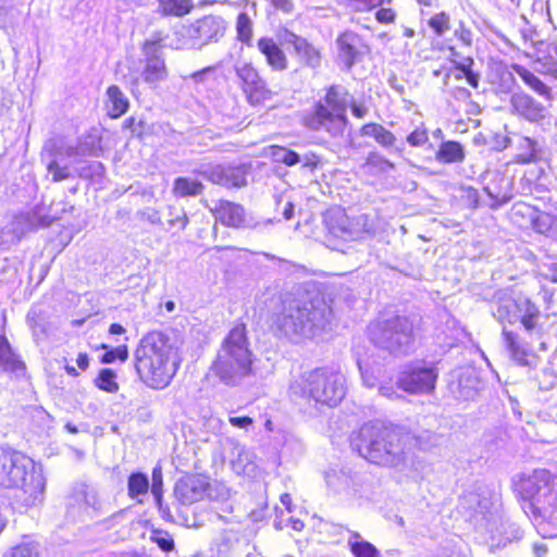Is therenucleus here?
Returning a JSON list of instances; mask_svg holds the SVG:
<instances>
[{
  "instance_id": "9",
  "label": "nucleus",
  "mask_w": 557,
  "mask_h": 557,
  "mask_svg": "<svg viewBox=\"0 0 557 557\" xmlns=\"http://www.w3.org/2000/svg\"><path fill=\"white\" fill-rule=\"evenodd\" d=\"M301 392L315 404L335 407L345 397V377L339 371L319 367L305 374Z\"/></svg>"
},
{
  "instance_id": "52",
  "label": "nucleus",
  "mask_w": 557,
  "mask_h": 557,
  "mask_svg": "<svg viewBox=\"0 0 557 557\" xmlns=\"http://www.w3.org/2000/svg\"><path fill=\"white\" fill-rule=\"evenodd\" d=\"M397 384L394 385L392 383H387V384H382L380 387H379V393L382 395V396H385L389 399H395V398H398L399 395L397 394Z\"/></svg>"
},
{
  "instance_id": "39",
  "label": "nucleus",
  "mask_w": 557,
  "mask_h": 557,
  "mask_svg": "<svg viewBox=\"0 0 557 557\" xmlns=\"http://www.w3.org/2000/svg\"><path fill=\"white\" fill-rule=\"evenodd\" d=\"M337 2L351 12L364 13L381 7L383 0H337Z\"/></svg>"
},
{
  "instance_id": "26",
  "label": "nucleus",
  "mask_w": 557,
  "mask_h": 557,
  "mask_svg": "<svg viewBox=\"0 0 557 557\" xmlns=\"http://www.w3.org/2000/svg\"><path fill=\"white\" fill-rule=\"evenodd\" d=\"M466 153L463 146L456 140L443 141L437 151L435 152V159L440 163H460L465 160Z\"/></svg>"
},
{
  "instance_id": "41",
  "label": "nucleus",
  "mask_w": 557,
  "mask_h": 557,
  "mask_svg": "<svg viewBox=\"0 0 557 557\" xmlns=\"http://www.w3.org/2000/svg\"><path fill=\"white\" fill-rule=\"evenodd\" d=\"M64 371L69 376L77 377L81 372H85L88 370L90 360L87 352H79L76 358L77 368L67 363V360L64 358Z\"/></svg>"
},
{
  "instance_id": "40",
  "label": "nucleus",
  "mask_w": 557,
  "mask_h": 557,
  "mask_svg": "<svg viewBox=\"0 0 557 557\" xmlns=\"http://www.w3.org/2000/svg\"><path fill=\"white\" fill-rule=\"evenodd\" d=\"M428 25L437 37H441L451 27L450 16L444 11L435 13L429 18Z\"/></svg>"
},
{
  "instance_id": "28",
  "label": "nucleus",
  "mask_w": 557,
  "mask_h": 557,
  "mask_svg": "<svg viewBox=\"0 0 557 557\" xmlns=\"http://www.w3.org/2000/svg\"><path fill=\"white\" fill-rule=\"evenodd\" d=\"M360 134L373 137L384 148H392L396 144V136L389 129L375 122L363 124L360 127Z\"/></svg>"
},
{
  "instance_id": "57",
  "label": "nucleus",
  "mask_w": 557,
  "mask_h": 557,
  "mask_svg": "<svg viewBox=\"0 0 557 557\" xmlns=\"http://www.w3.org/2000/svg\"><path fill=\"white\" fill-rule=\"evenodd\" d=\"M456 97H461L463 99H469L471 97V92L466 88H458L456 90Z\"/></svg>"
},
{
  "instance_id": "6",
  "label": "nucleus",
  "mask_w": 557,
  "mask_h": 557,
  "mask_svg": "<svg viewBox=\"0 0 557 557\" xmlns=\"http://www.w3.org/2000/svg\"><path fill=\"white\" fill-rule=\"evenodd\" d=\"M0 486L20 491L18 497L25 505H35L42 499L45 479L25 455L3 451L0 455Z\"/></svg>"
},
{
  "instance_id": "24",
  "label": "nucleus",
  "mask_w": 557,
  "mask_h": 557,
  "mask_svg": "<svg viewBox=\"0 0 557 557\" xmlns=\"http://www.w3.org/2000/svg\"><path fill=\"white\" fill-rule=\"evenodd\" d=\"M195 9L193 0H158L157 12L161 17H184Z\"/></svg>"
},
{
  "instance_id": "1",
  "label": "nucleus",
  "mask_w": 557,
  "mask_h": 557,
  "mask_svg": "<svg viewBox=\"0 0 557 557\" xmlns=\"http://www.w3.org/2000/svg\"><path fill=\"white\" fill-rule=\"evenodd\" d=\"M413 440L416 437L399 425L370 421L351 433L349 444L366 461L397 468L406 463Z\"/></svg>"
},
{
  "instance_id": "13",
  "label": "nucleus",
  "mask_w": 557,
  "mask_h": 557,
  "mask_svg": "<svg viewBox=\"0 0 557 557\" xmlns=\"http://www.w3.org/2000/svg\"><path fill=\"white\" fill-rule=\"evenodd\" d=\"M228 29L227 21L219 14H206L188 25V34L200 46L218 44Z\"/></svg>"
},
{
  "instance_id": "14",
  "label": "nucleus",
  "mask_w": 557,
  "mask_h": 557,
  "mask_svg": "<svg viewBox=\"0 0 557 557\" xmlns=\"http://www.w3.org/2000/svg\"><path fill=\"white\" fill-rule=\"evenodd\" d=\"M209 480L199 473H186L174 485L175 499L183 506L203 500L210 495Z\"/></svg>"
},
{
  "instance_id": "29",
  "label": "nucleus",
  "mask_w": 557,
  "mask_h": 557,
  "mask_svg": "<svg viewBox=\"0 0 557 557\" xmlns=\"http://www.w3.org/2000/svg\"><path fill=\"white\" fill-rule=\"evenodd\" d=\"M143 79L149 85H156L168 76V69L163 59L153 57L147 60L143 70Z\"/></svg>"
},
{
  "instance_id": "63",
  "label": "nucleus",
  "mask_w": 557,
  "mask_h": 557,
  "mask_svg": "<svg viewBox=\"0 0 557 557\" xmlns=\"http://www.w3.org/2000/svg\"><path fill=\"white\" fill-rule=\"evenodd\" d=\"M541 218H542V216H539V218H537V220L535 221V224H536L537 231H539L540 233H544V232H546V231L548 230V227H547V228H542V227L540 226L539 221H540V219H541Z\"/></svg>"
},
{
  "instance_id": "60",
  "label": "nucleus",
  "mask_w": 557,
  "mask_h": 557,
  "mask_svg": "<svg viewBox=\"0 0 557 557\" xmlns=\"http://www.w3.org/2000/svg\"><path fill=\"white\" fill-rule=\"evenodd\" d=\"M164 308H165V310H166L168 312H172V311L174 310V308H175V304H174V301H172V300H168V301H165V304H164Z\"/></svg>"
},
{
  "instance_id": "37",
  "label": "nucleus",
  "mask_w": 557,
  "mask_h": 557,
  "mask_svg": "<svg viewBox=\"0 0 557 557\" xmlns=\"http://www.w3.org/2000/svg\"><path fill=\"white\" fill-rule=\"evenodd\" d=\"M24 221L26 222L27 232H37L42 228H48L52 225V223L57 220V218L39 214L34 211L32 213H27L24 216Z\"/></svg>"
},
{
  "instance_id": "49",
  "label": "nucleus",
  "mask_w": 557,
  "mask_h": 557,
  "mask_svg": "<svg viewBox=\"0 0 557 557\" xmlns=\"http://www.w3.org/2000/svg\"><path fill=\"white\" fill-rule=\"evenodd\" d=\"M230 170L231 169H225V168L219 166L215 171H213L210 174L209 178L213 183L221 184V185H228L230 178H228L227 171H230Z\"/></svg>"
},
{
  "instance_id": "22",
  "label": "nucleus",
  "mask_w": 557,
  "mask_h": 557,
  "mask_svg": "<svg viewBox=\"0 0 557 557\" xmlns=\"http://www.w3.org/2000/svg\"><path fill=\"white\" fill-rule=\"evenodd\" d=\"M520 487L525 492V498L532 502V505L537 509H545L544 497L552 494V488H548L547 483L543 479H525L520 483Z\"/></svg>"
},
{
  "instance_id": "48",
  "label": "nucleus",
  "mask_w": 557,
  "mask_h": 557,
  "mask_svg": "<svg viewBox=\"0 0 557 557\" xmlns=\"http://www.w3.org/2000/svg\"><path fill=\"white\" fill-rule=\"evenodd\" d=\"M163 40L164 36L162 33L157 32L151 39H147L143 42V50L145 52H152L162 46Z\"/></svg>"
},
{
  "instance_id": "54",
  "label": "nucleus",
  "mask_w": 557,
  "mask_h": 557,
  "mask_svg": "<svg viewBox=\"0 0 557 557\" xmlns=\"http://www.w3.org/2000/svg\"><path fill=\"white\" fill-rule=\"evenodd\" d=\"M533 159H534V152L531 151L525 154H516L512 158V162L519 163V164H527V163L531 162Z\"/></svg>"
},
{
  "instance_id": "46",
  "label": "nucleus",
  "mask_w": 557,
  "mask_h": 557,
  "mask_svg": "<svg viewBox=\"0 0 557 557\" xmlns=\"http://www.w3.org/2000/svg\"><path fill=\"white\" fill-rule=\"evenodd\" d=\"M397 18V12L393 8H380L375 12V20L377 23L383 25H389L395 23Z\"/></svg>"
},
{
  "instance_id": "4",
  "label": "nucleus",
  "mask_w": 557,
  "mask_h": 557,
  "mask_svg": "<svg viewBox=\"0 0 557 557\" xmlns=\"http://www.w3.org/2000/svg\"><path fill=\"white\" fill-rule=\"evenodd\" d=\"M503 325V338L510 357L518 364H528L532 335H541V312L524 297H504L494 313Z\"/></svg>"
},
{
  "instance_id": "30",
  "label": "nucleus",
  "mask_w": 557,
  "mask_h": 557,
  "mask_svg": "<svg viewBox=\"0 0 557 557\" xmlns=\"http://www.w3.org/2000/svg\"><path fill=\"white\" fill-rule=\"evenodd\" d=\"M512 70L524 82V84L532 88L535 92L545 97L547 100L552 99L550 89L529 69L524 67L523 65L513 64Z\"/></svg>"
},
{
  "instance_id": "16",
  "label": "nucleus",
  "mask_w": 557,
  "mask_h": 557,
  "mask_svg": "<svg viewBox=\"0 0 557 557\" xmlns=\"http://www.w3.org/2000/svg\"><path fill=\"white\" fill-rule=\"evenodd\" d=\"M257 49L272 72L282 73L287 71L289 66L288 57L273 37L262 36L258 38Z\"/></svg>"
},
{
  "instance_id": "23",
  "label": "nucleus",
  "mask_w": 557,
  "mask_h": 557,
  "mask_svg": "<svg viewBox=\"0 0 557 557\" xmlns=\"http://www.w3.org/2000/svg\"><path fill=\"white\" fill-rule=\"evenodd\" d=\"M485 191L497 205H503L512 197V183L504 175L497 174L485 186Z\"/></svg>"
},
{
  "instance_id": "34",
  "label": "nucleus",
  "mask_w": 557,
  "mask_h": 557,
  "mask_svg": "<svg viewBox=\"0 0 557 557\" xmlns=\"http://www.w3.org/2000/svg\"><path fill=\"white\" fill-rule=\"evenodd\" d=\"M236 39L250 46L253 38V22L247 12H240L235 22Z\"/></svg>"
},
{
  "instance_id": "10",
  "label": "nucleus",
  "mask_w": 557,
  "mask_h": 557,
  "mask_svg": "<svg viewBox=\"0 0 557 557\" xmlns=\"http://www.w3.org/2000/svg\"><path fill=\"white\" fill-rule=\"evenodd\" d=\"M234 74L238 89L251 107L264 106L277 95L258 66L250 61L234 65Z\"/></svg>"
},
{
  "instance_id": "58",
  "label": "nucleus",
  "mask_w": 557,
  "mask_h": 557,
  "mask_svg": "<svg viewBox=\"0 0 557 557\" xmlns=\"http://www.w3.org/2000/svg\"><path fill=\"white\" fill-rule=\"evenodd\" d=\"M420 7L431 8L435 3V0H414Z\"/></svg>"
},
{
  "instance_id": "2",
  "label": "nucleus",
  "mask_w": 557,
  "mask_h": 557,
  "mask_svg": "<svg viewBox=\"0 0 557 557\" xmlns=\"http://www.w3.org/2000/svg\"><path fill=\"white\" fill-rule=\"evenodd\" d=\"M181 359L170 337L159 330L147 332L134 350V370L138 381L154 391L164 389L172 383Z\"/></svg>"
},
{
  "instance_id": "25",
  "label": "nucleus",
  "mask_w": 557,
  "mask_h": 557,
  "mask_svg": "<svg viewBox=\"0 0 557 557\" xmlns=\"http://www.w3.org/2000/svg\"><path fill=\"white\" fill-rule=\"evenodd\" d=\"M106 95L110 103L108 111L110 119L116 120L128 111L129 101L117 85H110L106 90Z\"/></svg>"
},
{
  "instance_id": "50",
  "label": "nucleus",
  "mask_w": 557,
  "mask_h": 557,
  "mask_svg": "<svg viewBox=\"0 0 557 557\" xmlns=\"http://www.w3.org/2000/svg\"><path fill=\"white\" fill-rule=\"evenodd\" d=\"M321 157L314 152H310L305 156L302 166L313 172L321 165Z\"/></svg>"
},
{
  "instance_id": "31",
  "label": "nucleus",
  "mask_w": 557,
  "mask_h": 557,
  "mask_svg": "<svg viewBox=\"0 0 557 557\" xmlns=\"http://www.w3.org/2000/svg\"><path fill=\"white\" fill-rule=\"evenodd\" d=\"M348 545L354 557H381L380 550L372 543L364 541L358 532L350 534Z\"/></svg>"
},
{
  "instance_id": "11",
  "label": "nucleus",
  "mask_w": 557,
  "mask_h": 557,
  "mask_svg": "<svg viewBox=\"0 0 557 557\" xmlns=\"http://www.w3.org/2000/svg\"><path fill=\"white\" fill-rule=\"evenodd\" d=\"M151 491L154 504L164 521L173 522L174 516L170 506L163 502V474L160 467H154L151 472V483L148 475L140 471L132 472L127 478V496L137 504L144 503V497Z\"/></svg>"
},
{
  "instance_id": "53",
  "label": "nucleus",
  "mask_w": 557,
  "mask_h": 557,
  "mask_svg": "<svg viewBox=\"0 0 557 557\" xmlns=\"http://www.w3.org/2000/svg\"><path fill=\"white\" fill-rule=\"evenodd\" d=\"M280 500L288 512H292L294 510L295 506H294L293 497L290 494H288V493L282 494L280 497Z\"/></svg>"
},
{
  "instance_id": "51",
  "label": "nucleus",
  "mask_w": 557,
  "mask_h": 557,
  "mask_svg": "<svg viewBox=\"0 0 557 557\" xmlns=\"http://www.w3.org/2000/svg\"><path fill=\"white\" fill-rule=\"evenodd\" d=\"M228 422L232 426L248 430L252 424L253 420L250 417H230Z\"/></svg>"
},
{
  "instance_id": "5",
  "label": "nucleus",
  "mask_w": 557,
  "mask_h": 557,
  "mask_svg": "<svg viewBox=\"0 0 557 557\" xmlns=\"http://www.w3.org/2000/svg\"><path fill=\"white\" fill-rule=\"evenodd\" d=\"M252 363L247 325L237 321L223 338L211 370L225 384L234 385L252 373Z\"/></svg>"
},
{
  "instance_id": "27",
  "label": "nucleus",
  "mask_w": 557,
  "mask_h": 557,
  "mask_svg": "<svg viewBox=\"0 0 557 557\" xmlns=\"http://www.w3.org/2000/svg\"><path fill=\"white\" fill-rule=\"evenodd\" d=\"M205 191V185L197 180L178 176L173 181L172 194L176 198L197 197Z\"/></svg>"
},
{
  "instance_id": "35",
  "label": "nucleus",
  "mask_w": 557,
  "mask_h": 557,
  "mask_svg": "<svg viewBox=\"0 0 557 557\" xmlns=\"http://www.w3.org/2000/svg\"><path fill=\"white\" fill-rule=\"evenodd\" d=\"M106 350L104 354L100 357V362L103 364H110L115 362L116 360L121 362H125L129 357V351L127 345H119L115 348H111L107 344H100L96 347V350Z\"/></svg>"
},
{
  "instance_id": "19",
  "label": "nucleus",
  "mask_w": 557,
  "mask_h": 557,
  "mask_svg": "<svg viewBox=\"0 0 557 557\" xmlns=\"http://www.w3.org/2000/svg\"><path fill=\"white\" fill-rule=\"evenodd\" d=\"M215 220L231 228H242L246 225V213L243 206L228 200H219L211 210Z\"/></svg>"
},
{
  "instance_id": "42",
  "label": "nucleus",
  "mask_w": 557,
  "mask_h": 557,
  "mask_svg": "<svg viewBox=\"0 0 557 557\" xmlns=\"http://www.w3.org/2000/svg\"><path fill=\"white\" fill-rule=\"evenodd\" d=\"M47 170L52 175V182L58 183L71 177V172L66 165H60L58 161L52 160L48 163Z\"/></svg>"
},
{
  "instance_id": "61",
  "label": "nucleus",
  "mask_w": 557,
  "mask_h": 557,
  "mask_svg": "<svg viewBox=\"0 0 557 557\" xmlns=\"http://www.w3.org/2000/svg\"><path fill=\"white\" fill-rule=\"evenodd\" d=\"M545 553H546V548L545 547H542V546H536L535 547L536 556L542 557V556L545 555Z\"/></svg>"
},
{
  "instance_id": "44",
  "label": "nucleus",
  "mask_w": 557,
  "mask_h": 557,
  "mask_svg": "<svg viewBox=\"0 0 557 557\" xmlns=\"http://www.w3.org/2000/svg\"><path fill=\"white\" fill-rule=\"evenodd\" d=\"M4 557H39V553L33 545L21 543L12 547Z\"/></svg>"
},
{
  "instance_id": "47",
  "label": "nucleus",
  "mask_w": 557,
  "mask_h": 557,
  "mask_svg": "<svg viewBox=\"0 0 557 557\" xmlns=\"http://www.w3.org/2000/svg\"><path fill=\"white\" fill-rule=\"evenodd\" d=\"M137 126L144 128L145 123L141 120H137L135 116H128L123 121L122 129L128 132L132 137H140L141 133L137 132Z\"/></svg>"
},
{
  "instance_id": "43",
  "label": "nucleus",
  "mask_w": 557,
  "mask_h": 557,
  "mask_svg": "<svg viewBox=\"0 0 557 557\" xmlns=\"http://www.w3.org/2000/svg\"><path fill=\"white\" fill-rule=\"evenodd\" d=\"M429 132L425 127H417L407 136V143L411 147H421L429 143Z\"/></svg>"
},
{
  "instance_id": "18",
  "label": "nucleus",
  "mask_w": 557,
  "mask_h": 557,
  "mask_svg": "<svg viewBox=\"0 0 557 557\" xmlns=\"http://www.w3.org/2000/svg\"><path fill=\"white\" fill-rule=\"evenodd\" d=\"M323 222L326 228V238L330 243L336 244L351 236L349 218L343 209H331L324 214Z\"/></svg>"
},
{
  "instance_id": "12",
  "label": "nucleus",
  "mask_w": 557,
  "mask_h": 557,
  "mask_svg": "<svg viewBox=\"0 0 557 557\" xmlns=\"http://www.w3.org/2000/svg\"><path fill=\"white\" fill-rule=\"evenodd\" d=\"M437 379L434 366L413 362L400 371L397 387L409 395H429L435 391Z\"/></svg>"
},
{
  "instance_id": "21",
  "label": "nucleus",
  "mask_w": 557,
  "mask_h": 557,
  "mask_svg": "<svg viewBox=\"0 0 557 557\" xmlns=\"http://www.w3.org/2000/svg\"><path fill=\"white\" fill-rule=\"evenodd\" d=\"M0 369L4 372L24 374L26 364L12 348L8 338L0 334Z\"/></svg>"
},
{
  "instance_id": "8",
  "label": "nucleus",
  "mask_w": 557,
  "mask_h": 557,
  "mask_svg": "<svg viewBox=\"0 0 557 557\" xmlns=\"http://www.w3.org/2000/svg\"><path fill=\"white\" fill-rule=\"evenodd\" d=\"M369 337L379 350L392 356L406 355L414 342V327L407 318L394 315L373 322L369 327Z\"/></svg>"
},
{
  "instance_id": "17",
  "label": "nucleus",
  "mask_w": 557,
  "mask_h": 557,
  "mask_svg": "<svg viewBox=\"0 0 557 557\" xmlns=\"http://www.w3.org/2000/svg\"><path fill=\"white\" fill-rule=\"evenodd\" d=\"M289 42L296 60L301 67L317 70L322 63V50L307 38L290 33Z\"/></svg>"
},
{
  "instance_id": "62",
  "label": "nucleus",
  "mask_w": 557,
  "mask_h": 557,
  "mask_svg": "<svg viewBox=\"0 0 557 557\" xmlns=\"http://www.w3.org/2000/svg\"><path fill=\"white\" fill-rule=\"evenodd\" d=\"M264 426L268 431H272L273 430V424H272V421L270 419H268L264 423Z\"/></svg>"
},
{
  "instance_id": "15",
  "label": "nucleus",
  "mask_w": 557,
  "mask_h": 557,
  "mask_svg": "<svg viewBox=\"0 0 557 557\" xmlns=\"http://www.w3.org/2000/svg\"><path fill=\"white\" fill-rule=\"evenodd\" d=\"M338 58L347 69H351L363 57L370 54L367 40L355 30H344L336 38Z\"/></svg>"
},
{
  "instance_id": "33",
  "label": "nucleus",
  "mask_w": 557,
  "mask_h": 557,
  "mask_svg": "<svg viewBox=\"0 0 557 557\" xmlns=\"http://www.w3.org/2000/svg\"><path fill=\"white\" fill-rule=\"evenodd\" d=\"M362 168L370 175H377L394 169V163L377 151H371L366 157Z\"/></svg>"
},
{
  "instance_id": "36",
  "label": "nucleus",
  "mask_w": 557,
  "mask_h": 557,
  "mask_svg": "<svg viewBox=\"0 0 557 557\" xmlns=\"http://www.w3.org/2000/svg\"><path fill=\"white\" fill-rule=\"evenodd\" d=\"M270 153L276 163H282L286 166H294L300 160L296 151L278 145L271 146Z\"/></svg>"
},
{
  "instance_id": "59",
  "label": "nucleus",
  "mask_w": 557,
  "mask_h": 557,
  "mask_svg": "<svg viewBox=\"0 0 557 557\" xmlns=\"http://www.w3.org/2000/svg\"><path fill=\"white\" fill-rule=\"evenodd\" d=\"M214 70V66H208V67H205L203 70L201 71H197L195 73H193L191 77L194 78H197L198 76H200L202 73L205 72H210V71H213Z\"/></svg>"
},
{
  "instance_id": "55",
  "label": "nucleus",
  "mask_w": 557,
  "mask_h": 557,
  "mask_svg": "<svg viewBox=\"0 0 557 557\" xmlns=\"http://www.w3.org/2000/svg\"><path fill=\"white\" fill-rule=\"evenodd\" d=\"M109 333L111 335H123L126 333V329L120 323H112L109 326Z\"/></svg>"
},
{
  "instance_id": "56",
  "label": "nucleus",
  "mask_w": 557,
  "mask_h": 557,
  "mask_svg": "<svg viewBox=\"0 0 557 557\" xmlns=\"http://www.w3.org/2000/svg\"><path fill=\"white\" fill-rule=\"evenodd\" d=\"M288 523L294 531H302L305 528V522L298 518H290Z\"/></svg>"
},
{
  "instance_id": "7",
  "label": "nucleus",
  "mask_w": 557,
  "mask_h": 557,
  "mask_svg": "<svg viewBox=\"0 0 557 557\" xmlns=\"http://www.w3.org/2000/svg\"><path fill=\"white\" fill-rule=\"evenodd\" d=\"M324 311L318 309L313 301L288 299L283 302L281 312L273 317L271 330L277 337L312 338L324 326Z\"/></svg>"
},
{
  "instance_id": "32",
  "label": "nucleus",
  "mask_w": 557,
  "mask_h": 557,
  "mask_svg": "<svg viewBox=\"0 0 557 557\" xmlns=\"http://www.w3.org/2000/svg\"><path fill=\"white\" fill-rule=\"evenodd\" d=\"M94 385L98 389L109 394H115L120 389L117 374L110 368H102L98 371L96 377L94 379Z\"/></svg>"
},
{
  "instance_id": "64",
  "label": "nucleus",
  "mask_w": 557,
  "mask_h": 557,
  "mask_svg": "<svg viewBox=\"0 0 557 557\" xmlns=\"http://www.w3.org/2000/svg\"><path fill=\"white\" fill-rule=\"evenodd\" d=\"M292 211H293V209H292V208H290V209H288V210H285V216H286L287 219H290V216H292Z\"/></svg>"
},
{
  "instance_id": "3",
  "label": "nucleus",
  "mask_w": 557,
  "mask_h": 557,
  "mask_svg": "<svg viewBox=\"0 0 557 557\" xmlns=\"http://www.w3.org/2000/svg\"><path fill=\"white\" fill-rule=\"evenodd\" d=\"M350 98L349 90L341 84L325 86L323 96L302 115V125L310 131L324 133L331 139L343 138L350 127L348 109L358 120L366 117L369 112L363 102Z\"/></svg>"
},
{
  "instance_id": "45",
  "label": "nucleus",
  "mask_w": 557,
  "mask_h": 557,
  "mask_svg": "<svg viewBox=\"0 0 557 557\" xmlns=\"http://www.w3.org/2000/svg\"><path fill=\"white\" fill-rule=\"evenodd\" d=\"M455 69L458 70L460 73L456 75L457 79L466 78L469 85H471L473 88H476L479 85V75L475 74L469 65L463 64H456Z\"/></svg>"
},
{
  "instance_id": "38",
  "label": "nucleus",
  "mask_w": 557,
  "mask_h": 557,
  "mask_svg": "<svg viewBox=\"0 0 557 557\" xmlns=\"http://www.w3.org/2000/svg\"><path fill=\"white\" fill-rule=\"evenodd\" d=\"M150 541L156 544L163 553H171L175 548V541L172 534L163 529L151 531Z\"/></svg>"
},
{
  "instance_id": "20",
  "label": "nucleus",
  "mask_w": 557,
  "mask_h": 557,
  "mask_svg": "<svg viewBox=\"0 0 557 557\" xmlns=\"http://www.w3.org/2000/svg\"><path fill=\"white\" fill-rule=\"evenodd\" d=\"M510 103L512 111L517 115L531 122L543 120L546 115V108L524 92H516L512 95Z\"/></svg>"
}]
</instances>
